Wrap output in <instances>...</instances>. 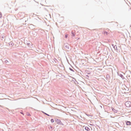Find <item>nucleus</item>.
<instances>
[{
	"label": "nucleus",
	"mask_w": 131,
	"mask_h": 131,
	"mask_svg": "<svg viewBox=\"0 0 131 131\" xmlns=\"http://www.w3.org/2000/svg\"><path fill=\"white\" fill-rule=\"evenodd\" d=\"M104 33L105 35L106 34V35H108L109 34V33L106 31H104Z\"/></svg>",
	"instance_id": "ddd939ff"
},
{
	"label": "nucleus",
	"mask_w": 131,
	"mask_h": 131,
	"mask_svg": "<svg viewBox=\"0 0 131 131\" xmlns=\"http://www.w3.org/2000/svg\"><path fill=\"white\" fill-rule=\"evenodd\" d=\"M111 108L112 110V111H113L114 112V113H117L118 111L117 110H116L115 109H114L113 108V107H112Z\"/></svg>",
	"instance_id": "39448f33"
},
{
	"label": "nucleus",
	"mask_w": 131,
	"mask_h": 131,
	"mask_svg": "<svg viewBox=\"0 0 131 131\" xmlns=\"http://www.w3.org/2000/svg\"><path fill=\"white\" fill-rule=\"evenodd\" d=\"M63 47L67 51H69V50H70L69 47V45L68 43H64Z\"/></svg>",
	"instance_id": "f257e3e1"
},
{
	"label": "nucleus",
	"mask_w": 131,
	"mask_h": 131,
	"mask_svg": "<svg viewBox=\"0 0 131 131\" xmlns=\"http://www.w3.org/2000/svg\"><path fill=\"white\" fill-rule=\"evenodd\" d=\"M4 38V37H2V38Z\"/></svg>",
	"instance_id": "a878e982"
},
{
	"label": "nucleus",
	"mask_w": 131,
	"mask_h": 131,
	"mask_svg": "<svg viewBox=\"0 0 131 131\" xmlns=\"http://www.w3.org/2000/svg\"><path fill=\"white\" fill-rule=\"evenodd\" d=\"M2 13H1L0 12V18H1V17H2Z\"/></svg>",
	"instance_id": "a211bd4d"
},
{
	"label": "nucleus",
	"mask_w": 131,
	"mask_h": 131,
	"mask_svg": "<svg viewBox=\"0 0 131 131\" xmlns=\"http://www.w3.org/2000/svg\"><path fill=\"white\" fill-rule=\"evenodd\" d=\"M21 14V13H19V14H18V15H20Z\"/></svg>",
	"instance_id": "4be33fe9"
},
{
	"label": "nucleus",
	"mask_w": 131,
	"mask_h": 131,
	"mask_svg": "<svg viewBox=\"0 0 131 131\" xmlns=\"http://www.w3.org/2000/svg\"><path fill=\"white\" fill-rule=\"evenodd\" d=\"M85 129L87 131H90V129L88 127H85Z\"/></svg>",
	"instance_id": "423d86ee"
},
{
	"label": "nucleus",
	"mask_w": 131,
	"mask_h": 131,
	"mask_svg": "<svg viewBox=\"0 0 131 131\" xmlns=\"http://www.w3.org/2000/svg\"><path fill=\"white\" fill-rule=\"evenodd\" d=\"M22 114H23V113H21Z\"/></svg>",
	"instance_id": "393cba45"
},
{
	"label": "nucleus",
	"mask_w": 131,
	"mask_h": 131,
	"mask_svg": "<svg viewBox=\"0 0 131 131\" xmlns=\"http://www.w3.org/2000/svg\"><path fill=\"white\" fill-rule=\"evenodd\" d=\"M118 75L120 76L123 79H124V77L123 76L122 74L119 73H118Z\"/></svg>",
	"instance_id": "20e7f679"
},
{
	"label": "nucleus",
	"mask_w": 131,
	"mask_h": 131,
	"mask_svg": "<svg viewBox=\"0 0 131 131\" xmlns=\"http://www.w3.org/2000/svg\"><path fill=\"white\" fill-rule=\"evenodd\" d=\"M106 78L107 79H109L110 78V75L108 74H107L106 75Z\"/></svg>",
	"instance_id": "f8f14e48"
},
{
	"label": "nucleus",
	"mask_w": 131,
	"mask_h": 131,
	"mask_svg": "<svg viewBox=\"0 0 131 131\" xmlns=\"http://www.w3.org/2000/svg\"><path fill=\"white\" fill-rule=\"evenodd\" d=\"M131 122L130 121H127L126 122V125H130Z\"/></svg>",
	"instance_id": "0eeeda50"
},
{
	"label": "nucleus",
	"mask_w": 131,
	"mask_h": 131,
	"mask_svg": "<svg viewBox=\"0 0 131 131\" xmlns=\"http://www.w3.org/2000/svg\"><path fill=\"white\" fill-rule=\"evenodd\" d=\"M54 59V61H55V60H57V59H56V58H55V59Z\"/></svg>",
	"instance_id": "b1692460"
},
{
	"label": "nucleus",
	"mask_w": 131,
	"mask_h": 131,
	"mask_svg": "<svg viewBox=\"0 0 131 131\" xmlns=\"http://www.w3.org/2000/svg\"><path fill=\"white\" fill-rule=\"evenodd\" d=\"M42 112V113H43V114H45V115H47V116H50L48 114H47V113H45L44 112Z\"/></svg>",
	"instance_id": "4468645a"
},
{
	"label": "nucleus",
	"mask_w": 131,
	"mask_h": 131,
	"mask_svg": "<svg viewBox=\"0 0 131 131\" xmlns=\"http://www.w3.org/2000/svg\"><path fill=\"white\" fill-rule=\"evenodd\" d=\"M48 127H49V129H50V128L51 130H53V128L51 125H49V126Z\"/></svg>",
	"instance_id": "1a4fd4ad"
},
{
	"label": "nucleus",
	"mask_w": 131,
	"mask_h": 131,
	"mask_svg": "<svg viewBox=\"0 0 131 131\" xmlns=\"http://www.w3.org/2000/svg\"><path fill=\"white\" fill-rule=\"evenodd\" d=\"M31 45H32V43L31 42L30 43H27V45L28 46L30 47H31L30 46Z\"/></svg>",
	"instance_id": "9d476101"
},
{
	"label": "nucleus",
	"mask_w": 131,
	"mask_h": 131,
	"mask_svg": "<svg viewBox=\"0 0 131 131\" xmlns=\"http://www.w3.org/2000/svg\"><path fill=\"white\" fill-rule=\"evenodd\" d=\"M54 120L53 119H51V121L52 123H53L54 122Z\"/></svg>",
	"instance_id": "dca6fc26"
},
{
	"label": "nucleus",
	"mask_w": 131,
	"mask_h": 131,
	"mask_svg": "<svg viewBox=\"0 0 131 131\" xmlns=\"http://www.w3.org/2000/svg\"><path fill=\"white\" fill-rule=\"evenodd\" d=\"M72 35L73 36H75V34H74V32H73L72 31Z\"/></svg>",
	"instance_id": "f3484780"
},
{
	"label": "nucleus",
	"mask_w": 131,
	"mask_h": 131,
	"mask_svg": "<svg viewBox=\"0 0 131 131\" xmlns=\"http://www.w3.org/2000/svg\"><path fill=\"white\" fill-rule=\"evenodd\" d=\"M69 69L71 71H72L73 72H74V71L73 69H72L71 68H69Z\"/></svg>",
	"instance_id": "2eb2a0df"
},
{
	"label": "nucleus",
	"mask_w": 131,
	"mask_h": 131,
	"mask_svg": "<svg viewBox=\"0 0 131 131\" xmlns=\"http://www.w3.org/2000/svg\"><path fill=\"white\" fill-rule=\"evenodd\" d=\"M55 122L58 124L61 125H63V124L61 122V121L59 119L56 118L55 119Z\"/></svg>",
	"instance_id": "f03ea898"
},
{
	"label": "nucleus",
	"mask_w": 131,
	"mask_h": 131,
	"mask_svg": "<svg viewBox=\"0 0 131 131\" xmlns=\"http://www.w3.org/2000/svg\"><path fill=\"white\" fill-rule=\"evenodd\" d=\"M9 44L10 46H13L14 45V43L12 41H11L9 43Z\"/></svg>",
	"instance_id": "6e6552de"
},
{
	"label": "nucleus",
	"mask_w": 131,
	"mask_h": 131,
	"mask_svg": "<svg viewBox=\"0 0 131 131\" xmlns=\"http://www.w3.org/2000/svg\"><path fill=\"white\" fill-rule=\"evenodd\" d=\"M116 47V48H117V46L116 45H115V46H114V49H115V47Z\"/></svg>",
	"instance_id": "412c9836"
},
{
	"label": "nucleus",
	"mask_w": 131,
	"mask_h": 131,
	"mask_svg": "<svg viewBox=\"0 0 131 131\" xmlns=\"http://www.w3.org/2000/svg\"><path fill=\"white\" fill-rule=\"evenodd\" d=\"M4 38V37H2V38Z\"/></svg>",
	"instance_id": "bb28decb"
},
{
	"label": "nucleus",
	"mask_w": 131,
	"mask_h": 131,
	"mask_svg": "<svg viewBox=\"0 0 131 131\" xmlns=\"http://www.w3.org/2000/svg\"><path fill=\"white\" fill-rule=\"evenodd\" d=\"M68 37V35H65V38H66Z\"/></svg>",
	"instance_id": "aec40b11"
},
{
	"label": "nucleus",
	"mask_w": 131,
	"mask_h": 131,
	"mask_svg": "<svg viewBox=\"0 0 131 131\" xmlns=\"http://www.w3.org/2000/svg\"><path fill=\"white\" fill-rule=\"evenodd\" d=\"M27 116H31V115L29 113H28L27 114Z\"/></svg>",
	"instance_id": "6ab92c4d"
},
{
	"label": "nucleus",
	"mask_w": 131,
	"mask_h": 131,
	"mask_svg": "<svg viewBox=\"0 0 131 131\" xmlns=\"http://www.w3.org/2000/svg\"><path fill=\"white\" fill-rule=\"evenodd\" d=\"M3 62H4V63H7V62H8V61L7 60L5 59H3Z\"/></svg>",
	"instance_id": "9b49d317"
},
{
	"label": "nucleus",
	"mask_w": 131,
	"mask_h": 131,
	"mask_svg": "<svg viewBox=\"0 0 131 131\" xmlns=\"http://www.w3.org/2000/svg\"><path fill=\"white\" fill-rule=\"evenodd\" d=\"M125 106L127 107H129L131 106V102L128 101L125 103Z\"/></svg>",
	"instance_id": "7ed1b4c3"
},
{
	"label": "nucleus",
	"mask_w": 131,
	"mask_h": 131,
	"mask_svg": "<svg viewBox=\"0 0 131 131\" xmlns=\"http://www.w3.org/2000/svg\"><path fill=\"white\" fill-rule=\"evenodd\" d=\"M87 115L88 116H90V115Z\"/></svg>",
	"instance_id": "5701e85b"
}]
</instances>
